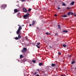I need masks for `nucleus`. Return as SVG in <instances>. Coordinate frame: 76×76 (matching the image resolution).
I'll use <instances>...</instances> for the list:
<instances>
[{"label": "nucleus", "instance_id": "1", "mask_svg": "<svg viewBox=\"0 0 76 76\" xmlns=\"http://www.w3.org/2000/svg\"><path fill=\"white\" fill-rule=\"evenodd\" d=\"M6 7H7V4H3L1 6V8H2L3 9H4L6 8Z\"/></svg>", "mask_w": 76, "mask_h": 76}, {"label": "nucleus", "instance_id": "2", "mask_svg": "<svg viewBox=\"0 0 76 76\" xmlns=\"http://www.w3.org/2000/svg\"><path fill=\"white\" fill-rule=\"evenodd\" d=\"M27 51V48H24L22 50L23 53H25Z\"/></svg>", "mask_w": 76, "mask_h": 76}, {"label": "nucleus", "instance_id": "3", "mask_svg": "<svg viewBox=\"0 0 76 76\" xmlns=\"http://www.w3.org/2000/svg\"><path fill=\"white\" fill-rule=\"evenodd\" d=\"M23 12H24L25 13H26V12H27V10L26 8H23Z\"/></svg>", "mask_w": 76, "mask_h": 76}, {"label": "nucleus", "instance_id": "4", "mask_svg": "<svg viewBox=\"0 0 76 76\" xmlns=\"http://www.w3.org/2000/svg\"><path fill=\"white\" fill-rule=\"evenodd\" d=\"M23 17L24 19H26V18H28V17H29V15L27 14H26Z\"/></svg>", "mask_w": 76, "mask_h": 76}, {"label": "nucleus", "instance_id": "5", "mask_svg": "<svg viewBox=\"0 0 76 76\" xmlns=\"http://www.w3.org/2000/svg\"><path fill=\"white\" fill-rule=\"evenodd\" d=\"M14 11L15 13H17V12H19V10L15 9L14 10Z\"/></svg>", "mask_w": 76, "mask_h": 76}, {"label": "nucleus", "instance_id": "6", "mask_svg": "<svg viewBox=\"0 0 76 76\" xmlns=\"http://www.w3.org/2000/svg\"><path fill=\"white\" fill-rule=\"evenodd\" d=\"M35 22H36V21H35L34 20H33V23H32V25H34Z\"/></svg>", "mask_w": 76, "mask_h": 76}, {"label": "nucleus", "instance_id": "7", "mask_svg": "<svg viewBox=\"0 0 76 76\" xmlns=\"http://www.w3.org/2000/svg\"><path fill=\"white\" fill-rule=\"evenodd\" d=\"M63 32L64 33H67L68 32V31L67 30H64L63 31Z\"/></svg>", "mask_w": 76, "mask_h": 76}, {"label": "nucleus", "instance_id": "8", "mask_svg": "<svg viewBox=\"0 0 76 76\" xmlns=\"http://www.w3.org/2000/svg\"><path fill=\"white\" fill-rule=\"evenodd\" d=\"M21 29H22V27L20 26L18 28V30H19V31H20Z\"/></svg>", "mask_w": 76, "mask_h": 76}, {"label": "nucleus", "instance_id": "9", "mask_svg": "<svg viewBox=\"0 0 76 76\" xmlns=\"http://www.w3.org/2000/svg\"><path fill=\"white\" fill-rule=\"evenodd\" d=\"M56 65L54 64H51V66L52 67H54V66H56Z\"/></svg>", "mask_w": 76, "mask_h": 76}, {"label": "nucleus", "instance_id": "10", "mask_svg": "<svg viewBox=\"0 0 76 76\" xmlns=\"http://www.w3.org/2000/svg\"><path fill=\"white\" fill-rule=\"evenodd\" d=\"M75 4V2L74 1H72V2L71 3V5H74V4Z\"/></svg>", "mask_w": 76, "mask_h": 76}, {"label": "nucleus", "instance_id": "11", "mask_svg": "<svg viewBox=\"0 0 76 76\" xmlns=\"http://www.w3.org/2000/svg\"><path fill=\"white\" fill-rule=\"evenodd\" d=\"M19 32H20V30H18L16 32L17 34H19Z\"/></svg>", "mask_w": 76, "mask_h": 76}, {"label": "nucleus", "instance_id": "12", "mask_svg": "<svg viewBox=\"0 0 76 76\" xmlns=\"http://www.w3.org/2000/svg\"><path fill=\"white\" fill-rule=\"evenodd\" d=\"M18 38H19L20 39V38H21V36H20V35L18 34Z\"/></svg>", "mask_w": 76, "mask_h": 76}, {"label": "nucleus", "instance_id": "13", "mask_svg": "<svg viewBox=\"0 0 76 76\" xmlns=\"http://www.w3.org/2000/svg\"><path fill=\"white\" fill-rule=\"evenodd\" d=\"M67 16L66 15H63L62 16V17H63L64 18H66V17H67Z\"/></svg>", "mask_w": 76, "mask_h": 76}, {"label": "nucleus", "instance_id": "14", "mask_svg": "<svg viewBox=\"0 0 76 76\" xmlns=\"http://www.w3.org/2000/svg\"><path fill=\"white\" fill-rule=\"evenodd\" d=\"M32 62L33 63H36V61H35V60H32Z\"/></svg>", "mask_w": 76, "mask_h": 76}, {"label": "nucleus", "instance_id": "15", "mask_svg": "<svg viewBox=\"0 0 76 76\" xmlns=\"http://www.w3.org/2000/svg\"><path fill=\"white\" fill-rule=\"evenodd\" d=\"M42 65H43V64H42V63H40L39 64V65L40 66H42Z\"/></svg>", "mask_w": 76, "mask_h": 76}, {"label": "nucleus", "instance_id": "16", "mask_svg": "<svg viewBox=\"0 0 76 76\" xmlns=\"http://www.w3.org/2000/svg\"><path fill=\"white\" fill-rule=\"evenodd\" d=\"M15 39L16 40H18V39H19V38L17 37H16L15 38Z\"/></svg>", "mask_w": 76, "mask_h": 76}, {"label": "nucleus", "instance_id": "17", "mask_svg": "<svg viewBox=\"0 0 76 76\" xmlns=\"http://www.w3.org/2000/svg\"><path fill=\"white\" fill-rule=\"evenodd\" d=\"M23 55H21L20 56V58H23Z\"/></svg>", "mask_w": 76, "mask_h": 76}, {"label": "nucleus", "instance_id": "18", "mask_svg": "<svg viewBox=\"0 0 76 76\" xmlns=\"http://www.w3.org/2000/svg\"><path fill=\"white\" fill-rule=\"evenodd\" d=\"M75 61H72V62L71 64H75Z\"/></svg>", "mask_w": 76, "mask_h": 76}, {"label": "nucleus", "instance_id": "19", "mask_svg": "<svg viewBox=\"0 0 76 76\" xmlns=\"http://www.w3.org/2000/svg\"><path fill=\"white\" fill-rule=\"evenodd\" d=\"M71 14V12H69L67 13L68 15H70Z\"/></svg>", "mask_w": 76, "mask_h": 76}, {"label": "nucleus", "instance_id": "20", "mask_svg": "<svg viewBox=\"0 0 76 76\" xmlns=\"http://www.w3.org/2000/svg\"><path fill=\"white\" fill-rule=\"evenodd\" d=\"M18 16H20V12H18Z\"/></svg>", "mask_w": 76, "mask_h": 76}, {"label": "nucleus", "instance_id": "21", "mask_svg": "<svg viewBox=\"0 0 76 76\" xmlns=\"http://www.w3.org/2000/svg\"><path fill=\"white\" fill-rule=\"evenodd\" d=\"M63 46L64 47H66V45L65 44H63Z\"/></svg>", "mask_w": 76, "mask_h": 76}, {"label": "nucleus", "instance_id": "22", "mask_svg": "<svg viewBox=\"0 0 76 76\" xmlns=\"http://www.w3.org/2000/svg\"><path fill=\"white\" fill-rule=\"evenodd\" d=\"M36 46L38 48H40V47L39 46H38L37 45H36Z\"/></svg>", "mask_w": 76, "mask_h": 76}, {"label": "nucleus", "instance_id": "23", "mask_svg": "<svg viewBox=\"0 0 76 76\" xmlns=\"http://www.w3.org/2000/svg\"><path fill=\"white\" fill-rule=\"evenodd\" d=\"M62 6H66V4L65 3H64L62 4Z\"/></svg>", "mask_w": 76, "mask_h": 76}, {"label": "nucleus", "instance_id": "24", "mask_svg": "<svg viewBox=\"0 0 76 76\" xmlns=\"http://www.w3.org/2000/svg\"><path fill=\"white\" fill-rule=\"evenodd\" d=\"M31 9L29 8V9L28 10V11L30 12V11H31Z\"/></svg>", "mask_w": 76, "mask_h": 76}, {"label": "nucleus", "instance_id": "25", "mask_svg": "<svg viewBox=\"0 0 76 76\" xmlns=\"http://www.w3.org/2000/svg\"><path fill=\"white\" fill-rule=\"evenodd\" d=\"M58 26V28H59V29H61V28L60 27V25H59Z\"/></svg>", "mask_w": 76, "mask_h": 76}, {"label": "nucleus", "instance_id": "26", "mask_svg": "<svg viewBox=\"0 0 76 76\" xmlns=\"http://www.w3.org/2000/svg\"><path fill=\"white\" fill-rule=\"evenodd\" d=\"M37 45H40V43L38 42L37 43Z\"/></svg>", "mask_w": 76, "mask_h": 76}, {"label": "nucleus", "instance_id": "27", "mask_svg": "<svg viewBox=\"0 0 76 76\" xmlns=\"http://www.w3.org/2000/svg\"><path fill=\"white\" fill-rule=\"evenodd\" d=\"M57 8L58 9V10H60V8L59 7H57Z\"/></svg>", "mask_w": 76, "mask_h": 76}, {"label": "nucleus", "instance_id": "28", "mask_svg": "<svg viewBox=\"0 0 76 76\" xmlns=\"http://www.w3.org/2000/svg\"><path fill=\"white\" fill-rule=\"evenodd\" d=\"M55 35L56 36L58 35V33H56L55 34Z\"/></svg>", "mask_w": 76, "mask_h": 76}, {"label": "nucleus", "instance_id": "29", "mask_svg": "<svg viewBox=\"0 0 76 76\" xmlns=\"http://www.w3.org/2000/svg\"><path fill=\"white\" fill-rule=\"evenodd\" d=\"M58 54H59V55H61V52H59L58 53Z\"/></svg>", "mask_w": 76, "mask_h": 76}, {"label": "nucleus", "instance_id": "30", "mask_svg": "<svg viewBox=\"0 0 76 76\" xmlns=\"http://www.w3.org/2000/svg\"><path fill=\"white\" fill-rule=\"evenodd\" d=\"M25 38H26V40L28 39V37H26Z\"/></svg>", "mask_w": 76, "mask_h": 76}, {"label": "nucleus", "instance_id": "31", "mask_svg": "<svg viewBox=\"0 0 76 76\" xmlns=\"http://www.w3.org/2000/svg\"><path fill=\"white\" fill-rule=\"evenodd\" d=\"M74 15L76 17V13L74 14Z\"/></svg>", "mask_w": 76, "mask_h": 76}, {"label": "nucleus", "instance_id": "32", "mask_svg": "<svg viewBox=\"0 0 76 76\" xmlns=\"http://www.w3.org/2000/svg\"><path fill=\"white\" fill-rule=\"evenodd\" d=\"M37 72H35L34 74V75H37Z\"/></svg>", "mask_w": 76, "mask_h": 76}, {"label": "nucleus", "instance_id": "33", "mask_svg": "<svg viewBox=\"0 0 76 76\" xmlns=\"http://www.w3.org/2000/svg\"><path fill=\"white\" fill-rule=\"evenodd\" d=\"M54 16L56 17V16H57V14H55Z\"/></svg>", "mask_w": 76, "mask_h": 76}, {"label": "nucleus", "instance_id": "34", "mask_svg": "<svg viewBox=\"0 0 76 76\" xmlns=\"http://www.w3.org/2000/svg\"><path fill=\"white\" fill-rule=\"evenodd\" d=\"M71 15H73V12H71Z\"/></svg>", "mask_w": 76, "mask_h": 76}, {"label": "nucleus", "instance_id": "35", "mask_svg": "<svg viewBox=\"0 0 76 76\" xmlns=\"http://www.w3.org/2000/svg\"><path fill=\"white\" fill-rule=\"evenodd\" d=\"M25 0H21V1H22V2H23V1H25Z\"/></svg>", "mask_w": 76, "mask_h": 76}, {"label": "nucleus", "instance_id": "36", "mask_svg": "<svg viewBox=\"0 0 76 76\" xmlns=\"http://www.w3.org/2000/svg\"><path fill=\"white\" fill-rule=\"evenodd\" d=\"M46 35H48V33H46Z\"/></svg>", "mask_w": 76, "mask_h": 76}, {"label": "nucleus", "instance_id": "37", "mask_svg": "<svg viewBox=\"0 0 76 76\" xmlns=\"http://www.w3.org/2000/svg\"><path fill=\"white\" fill-rule=\"evenodd\" d=\"M29 25L30 26H32V25H31V24H30Z\"/></svg>", "mask_w": 76, "mask_h": 76}, {"label": "nucleus", "instance_id": "38", "mask_svg": "<svg viewBox=\"0 0 76 76\" xmlns=\"http://www.w3.org/2000/svg\"><path fill=\"white\" fill-rule=\"evenodd\" d=\"M50 48H52L51 47V46H50Z\"/></svg>", "mask_w": 76, "mask_h": 76}, {"label": "nucleus", "instance_id": "39", "mask_svg": "<svg viewBox=\"0 0 76 76\" xmlns=\"http://www.w3.org/2000/svg\"><path fill=\"white\" fill-rule=\"evenodd\" d=\"M37 76H39V75L37 74Z\"/></svg>", "mask_w": 76, "mask_h": 76}, {"label": "nucleus", "instance_id": "40", "mask_svg": "<svg viewBox=\"0 0 76 76\" xmlns=\"http://www.w3.org/2000/svg\"><path fill=\"white\" fill-rule=\"evenodd\" d=\"M17 6H18V7H19V5H17Z\"/></svg>", "mask_w": 76, "mask_h": 76}, {"label": "nucleus", "instance_id": "41", "mask_svg": "<svg viewBox=\"0 0 76 76\" xmlns=\"http://www.w3.org/2000/svg\"><path fill=\"white\" fill-rule=\"evenodd\" d=\"M27 14V15H29V12H28Z\"/></svg>", "mask_w": 76, "mask_h": 76}, {"label": "nucleus", "instance_id": "42", "mask_svg": "<svg viewBox=\"0 0 76 76\" xmlns=\"http://www.w3.org/2000/svg\"><path fill=\"white\" fill-rule=\"evenodd\" d=\"M37 29H39V28L38 27H37Z\"/></svg>", "mask_w": 76, "mask_h": 76}, {"label": "nucleus", "instance_id": "43", "mask_svg": "<svg viewBox=\"0 0 76 76\" xmlns=\"http://www.w3.org/2000/svg\"><path fill=\"white\" fill-rule=\"evenodd\" d=\"M67 9H69V8L68 7Z\"/></svg>", "mask_w": 76, "mask_h": 76}, {"label": "nucleus", "instance_id": "44", "mask_svg": "<svg viewBox=\"0 0 76 76\" xmlns=\"http://www.w3.org/2000/svg\"><path fill=\"white\" fill-rule=\"evenodd\" d=\"M37 71H38V72H39V69H38Z\"/></svg>", "mask_w": 76, "mask_h": 76}, {"label": "nucleus", "instance_id": "45", "mask_svg": "<svg viewBox=\"0 0 76 76\" xmlns=\"http://www.w3.org/2000/svg\"><path fill=\"white\" fill-rule=\"evenodd\" d=\"M18 26H20L19 25H18Z\"/></svg>", "mask_w": 76, "mask_h": 76}, {"label": "nucleus", "instance_id": "46", "mask_svg": "<svg viewBox=\"0 0 76 76\" xmlns=\"http://www.w3.org/2000/svg\"><path fill=\"white\" fill-rule=\"evenodd\" d=\"M27 0L28 1L29 0Z\"/></svg>", "mask_w": 76, "mask_h": 76}]
</instances>
